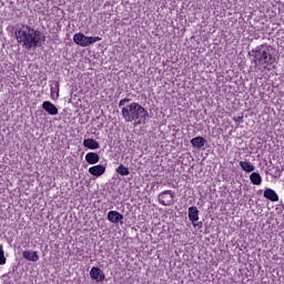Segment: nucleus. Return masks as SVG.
<instances>
[{
	"label": "nucleus",
	"instance_id": "obj_1",
	"mask_svg": "<svg viewBox=\"0 0 284 284\" xmlns=\"http://www.w3.org/2000/svg\"><path fill=\"white\" fill-rule=\"evenodd\" d=\"M16 39L22 48L32 50V48H41L45 43V33L28 24H21L16 31Z\"/></svg>",
	"mask_w": 284,
	"mask_h": 284
},
{
	"label": "nucleus",
	"instance_id": "obj_2",
	"mask_svg": "<svg viewBox=\"0 0 284 284\" xmlns=\"http://www.w3.org/2000/svg\"><path fill=\"white\" fill-rule=\"evenodd\" d=\"M121 114L125 123L134 122L135 125H145L148 119H150V113L138 102L123 106Z\"/></svg>",
	"mask_w": 284,
	"mask_h": 284
},
{
	"label": "nucleus",
	"instance_id": "obj_3",
	"mask_svg": "<svg viewBox=\"0 0 284 284\" xmlns=\"http://www.w3.org/2000/svg\"><path fill=\"white\" fill-rule=\"evenodd\" d=\"M252 59V63L254 65L263 68V70H267V65H273L276 63V58L272 55V50L270 47L262 44L261 47H256L250 52Z\"/></svg>",
	"mask_w": 284,
	"mask_h": 284
},
{
	"label": "nucleus",
	"instance_id": "obj_4",
	"mask_svg": "<svg viewBox=\"0 0 284 284\" xmlns=\"http://www.w3.org/2000/svg\"><path fill=\"white\" fill-rule=\"evenodd\" d=\"M99 41H101V37H88L81 32L73 36V43L80 45L81 48H88V45H92Z\"/></svg>",
	"mask_w": 284,
	"mask_h": 284
},
{
	"label": "nucleus",
	"instance_id": "obj_5",
	"mask_svg": "<svg viewBox=\"0 0 284 284\" xmlns=\"http://www.w3.org/2000/svg\"><path fill=\"white\" fill-rule=\"evenodd\" d=\"M159 203L164 206L172 205L174 203V192L172 190L162 191L159 196Z\"/></svg>",
	"mask_w": 284,
	"mask_h": 284
},
{
	"label": "nucleus",
	"instance_id": "obj_6",
	"mask_svg": "<svg viewBox=\"0 0 284 284\" xmlns=\"http://www.w3.org/2000/svg\"><path fill=\"white\" fill-rule=\"evenodd\" d=\"M90 276L92 281H97V283H101L105 281V273H103L102 270L97 266H93L91 268Z\"/></svg>",
	"mask_w": 284,
	"mask_h": 284
},
{
	"label": "nucleus",
	"instance_id": "obj_7",
	"mask_svg": "<svg viewBox=\"0 0 284 284\" xmlns=\"http://www.w3.org/2000/svg\"><path fill=\"white\" fill-rule=\"evenodd\" d=\"M42 109L44 112H48V114H51V116H57V114H59V109L50 101H44L42 103Z\"/></svg>",
	"mask_w": 284,
	"mask_h": 284
},
{
	"label": "nucleus",
	"instance_id": "obj_8",
	"mask_svg": "<svg viewBox=\"0 0 284 284\" xmlns=\"http://www.w3.org/2000/svg\"><path fill=\"white\" fill-rule=\"evenodd\" d=\"M108 221H110V223H123V214L119 213L118 211H110L108 213Z\"/></svg>",
	"mask_w": 284,
	"mask_h": 284
},
{
	"label": "nucleus",
	"instance_id": "obj_9",
	"mask_svg": "<svg viewBox=\"0 0 284 284\" xmlns=\"http://www.w3.org/2000/svg\"><path fill=\"white\" fill-rule=\"evenodd\" d=\"M85 161L89 165H97L101 161V156L97 152H89L85 154Z\"/></svg>",
	"mask_w": 284,
	"mask_h": 284
},
{
	"label": "nucleus",
	"instance_id": "obj_10",
	"mask_svg": "<svg viewBox=\"0 0 284 284\" xmlns=\"http://www.w3.org/2000/svg\"><path fill=\"white\" fill-rule=\"evenodd\" d=\"M104 172L105 166L103 164H98L89 168V173H91L92 176H103Z\"/></svg>",
	"mask_w": 284,
	"mask_h": 284
},
{
	"label": "nucleus",
	"instance_id": "obj_11",
	"mask_svg": "<svg viewBox=\"0 0 284 284\" xmlns=\"http://www.w3.org/2000/svg\"><path fill=\"white\" fill-rule=\"evenodd\" d=\"M207 143V140H205L203 136L199 135L191 140V145L193 148H196L197 150H201V148H205V144Z\"/></svg>",
	"mask_w": 284,
	"mask_h": 284
},
{
	"label": "nucleus",
	"instance_id": "obj_12",
	"mask_svg": "<svg viewBox=\"0 0 284 284\" xmlns=\"http://www.w3.org/2000/svg\"><path fill=\"white\" fill-rule=\"evenodd\" d=\"M22 256L26 261H31L32 263H37V261H39V252L37 251H24Z\"/></svg>",
	"mask_w": 284,
	"mask_h": 284
},
{
	"label": "nucleus",
	"instance_id": "obj_13",
	"mask_svg": "<svg viewBox=\"0 0 284 284\" xmlns=\"http://www.w3.org/2000/svg\"><path fill=\"white\" fill-rule=\"evenodd\" d=\"M83 145L88 149V150H99L101 148V145L99 144V142L94 139H84L83 140Z\"/></svg>",
	"mask_w": 284,
	"mask_h": 284
},
{
	"label": "nucleus",
	"instance_id": "obj_14",
	"mask_svg": "<svg viewBox=\"0 0 284 284\" xmlns=\"http://www.w3.org/2000/svg\"><path fill=\"white\" fill-rule=\"evenodd\" d=\"M264 199H268V201L275 203L276 201H278V194H276V191L272 189H266L264 191Z\"/></svg>",
	"mask_w": 284,
	"mask_h": 284
},
{
	"label": "nucleus",
	"instance_id": "obj_15",
	"mask_svg": "<svg viewBox=\"0 0 284 284\" xmlns=\"http://www.w3.org/2000/svg\"><path fill=\"white\" fill-rule=\"evenodd\" d=\"M189 220L191 223H196L199 221V209L196 206L189 207Z\"/></svg>",
	"mask_w": 284,
	"mask_h": 284
},
{
	"label": "nucleus",
	"instance_id": "obj_16",
	"mask_svg": "<svg viewBox=\"0 0 284 284\" xmlns=\"http://www.w3.org/2000/svg\"><path fill=\"white\" fill-rule=\"evenodd\" d=\"M240 168L243 170V172H247V174H250V172H254L255 170L254 164H252L250 161H240Z\"/></svg>",
	"mask_w": 284,
	"mask_h": 284
},
{
	"label": "nucleus",
	"instance_id": "obj_17",
	"mask_svg": "<svg viewBox=\"0 0 284 284\" xmlns=\"http://www.w3.org/2000/svg\"><path fill=\"white\" fill-rule=\"evenodd\" d=\"M250 181H251V183H253V185H261V183H263V178L261 176V173L253 172L250 175Z\"/></svg>",
	"mask_w": 284,
	"mask_h": 284
},
{
	"label": "nucleus",
	"instance_id": "obj_18",
	"mask_svg": "<svg viewBox=\"0 0 284 284\" xmlns=\"http://www.w3.org/2000/svg\"><path fill=\"white\" fill-rule=\"evenodd\" d=\"M116 172L118 174H120L121 176H129L130 174V169H128L125 165L123 164H120L118 168H116Z\"/></svg>",
	"mask_w": 284,
	"mask_h": 284
},
{
	"label": "nucleus",
	"instance_id": "obj_19",
	"mask_svg": "<svg viewBox=\"0 0 284 284\" xmlns=\"http://www.w3.org/2000/svg\"><path fill=\"white\" fill-rule=\"evenodd\" d=\"M6 252L3 251V246L0 245V265H6Z\"/></svg>",
	"mask_w": 284,
	"mask_h": 284
},
{
	"label": "nucleus",
	"instance_id": "obj_20",
	"mask_svg": "<svg viewBox=\"0 0 284 284\" xmlns=\"http://www.w3.org/2000/svg\"><path fill=\"white\" fill-rule=\"evenodd\" d=\"M125 103H130V99L124 98V99L120 100L119 108H123V105H125Z\"/></svg>",
	"mask_w": 284,
	"mask_h": 284
},
{
	"label": "nucleus",
	"instance_id": "obj_21",
	"mask_svg": "<svg viewBox=\"0 0 284 284\" xmlns=\"http://www.w3.org/2000/svg\"><path fill=\"white\" fill-rule=\"evenodd\" d=\"M193 227H203V222L192 223Z\"/></svg>",
	"mask_w": 284,
	"mask_h": 284
},
{
	"label": "nucleus",
	"instance_id": "obj_22",
	"mask_svg": "<svg viewBox=\"0 0 284 284\" xmlns=\"http://www.w3.org/2000/svg\"><path fill=\"white\" fill-rule=\"evenodd\" d=\"M242 119H243V116H237V118H233V121L235 123H240Z\"/></svg>",
	"mask_w": 284,
	"mask_h": 284
},
{
	"label": "nucleus",
	"instance_id": "obj_23",
	"mask_svg": "<svg viewBox=\"0 0 284 284\" xmlns=\"http://www.w3.org/2000/svg\"><path fill=\"white\" fill-rule=\"evenodd\" d=\"M57 88H59V83H57Z\"/></svg>",
	"mask_w": 284,
	"mask_h": 284
}]
</instances>
